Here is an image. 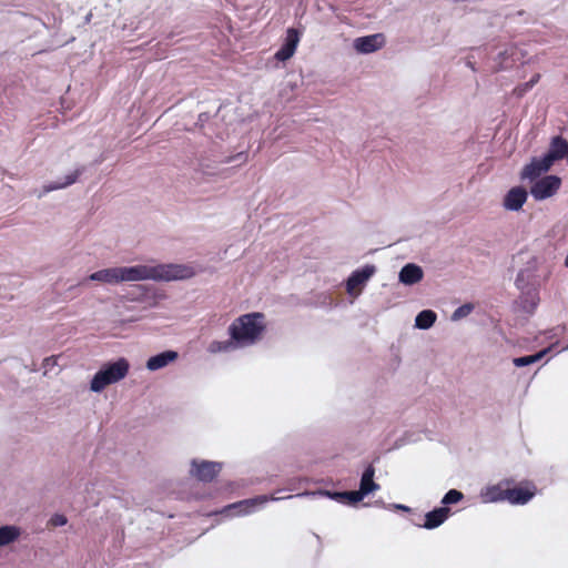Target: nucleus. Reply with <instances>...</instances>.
I'll return each mask as SVG.
<instances>
[{
	"label": "nucleus",
	"instance_id": "nucleus-1",
	"mask_svg": "<svg viewBox=\"0 0 568 568\" xmlns=\"http://www.w3.org/2000/svg\"><path fill=\"white\" fill-rule=\"evenodd\" d=\"M122 281L124 282H171L183 281L195 276L199 270L192 264L156 263L135 264L121 266Z\"/></svg>",
	"mask_w": 568,
	"mask_h": 568
},
{
	"label": "nucleus",
	"instance_id": "nucleus-2",
	"mask_svg": "<svg viewBox=\"0 0 568 568\" xmlns=\"http://www.w3.org/2000/svg\"><path fill=\"white\" fill-rule=\"evenodd\" d=\"M265 331V321L262 313H248L234 320L229 326V335L239 348L252 346L257 343Z\"/></svg>",
	"mask_w": 568,
	"mask_h": 568
},
{
	"label": "nucleus",
	"instance_id": "nucleus-3",
	"mask_svg": "<svg viewBox=\"0 0 568 568\" xmlns=\"http://www.w3.org/2000/svg\"><path fill=\"white\" fill-rule=\"evenodd\" d=\"M564 158L568 160V142L561 136H555L551 139L547 153L540 158L532 159L531 162L524 168L521 179L532 181L546 173L556 161Z\"/></svg>",
	"mask_w": 568,
	"mask_h": 568
},
{
	"label": "nucleus",
	"instance_id": "nucleus-4",
	"mask_svg": "<svg viewBox=\"0 0 568 568\" xmlns=\"http://www.w3.org/2000/svg\"><path fill=\"white\" fill-rule=\"evenodd\" d=\"M130 371V363L126 358L120 357L114 362L104 363L93 375L90 382V390L101 393L108 386L124 379Z\"/></svg>",
	"mask_w": 568,
	"mask_h": 568
},
{
	"label": "nucleus",
	"instance_id": "nucleus-5",
	"mask_svg": "<svg viewBox=\"0 0 568 568\" xmlns=\"http://www.w3.org/2000/svg\"><path fill=\"white\" fill-rule=\"evenodd\" d=\"M283 499L282 497H274V496H257L250 499H244L234 504H231L226 506L222 514L225 516L232 517V516H243V515H250L255 513L257 509L262 508L265 504H267L270 500L277 501Z\"/></svg>",
	"mask_w": 568,
	"mask_h": 568
},
{
	"label": "nucleus",
	"instance_id": "nucleus-6",
	"mask_svg": "<svg viewBox=\"0 0 568 568\" xmlns=\"http://www.w3.org/2000/svg\"><path fill=\"white\" fill-rule=\"evenodd\" d=\"M375 273L376 266L373 264H366L353 271L346 281L347 294L357 297Z\"/></svg>",
	"mask_w": 568,
	"mask_h": 568
},
{
	"label": "nucleus",
	"instance_id": "nucleus-7",
	"mask_svg": "<svg viewBox=\"0 0 568 568\" xmlns=\"http://www.w3.org/2000/svg\"><path fill=\"white\" fill-rule=\"evenodd\" d=\"M561 186V179L557 175H546L538 179L530 187V194L536 201H544L554 196Z\"/></svg>",
	"mask_w": 568,
	"mask_h": 568
},
{
	"label": "nucleus",
	"instance_id": "nucleus-8",
	"mask_svg": "<svg viewBox=\"0 0 568 568\" xmlns=\"http://www.w3.org/2000/svg\"><path fill=\"white\" fill-rule=\"evenodd\" d=\"M221 470V464L209 460H192L190 474L201 481H211Z\"/></svg>",
	"mask_w": 568,
	"mask_h": 568
},
{
	"label": "nucleus",
	"instance_id": "nucleus-9",
	"mask_svg": "<svg viewBox=\"0 0 568 568\" xmlns=\"http://www.w3.org/2000/svg\"><path fill=\"white\" fill-rule=\"evenodd\" d=\"M385 44V38L382 33L369 34L356 38L353 42L354 49L362 54L373 53L382 49Z\"/></svg>",
	"mask_w": 568,
	"mask_h": 568
},
{
	"label": "nucleus",
	"instance_id": "nucleus-10",
	"mask_svg": "<svg viewBox=\"0 0 568 568\" xmlns=\"http://www.w3.org/2000/svg\"><path fill=\"white\" fill-rule=\"evenodd\" d=\"M300 39H301V34L296 29H294V28L287 29L286 36L284 39V43L276 51L275 59L278 61H282V62L291 59L296 51Z\"/></svg>",
	"mask_w": 568,
	"mask_h": 568
},
{
	"label": "nucleus",
	"instance_id": "nucleus-11",
	"mask_svg": "<svg viewBox=\"0 0 568 568\" xmlns=\"http://www.w3.org/2000/svg\"><path fill=\"white\" fill-rule=\"evenodd\" d=\"M316 496H327L332 499H335L343 504H356L361 501L365 495L358 489L355 491H344V493H329V491H317V493H303L297 494L296 497H316Z\"/></svg>",
	"mask_w": 568,
	"mask_h": 568
},
{
	"label": "nucleus",
	"instance_id": "nucleus-12",
	"mask_svg": "<svg viewBox=\"0 0 568 568\" xmlns=\"http://www.w3.org/2000/svg\"><path fill=\"white\" fill-rule=\"evenodd\" d=\"M89 281L100 282L109 285H118L123 283L121 266L102 268L93 272L88 277Z\"/></svg>",
	"mask_w": 568,
	"mask_h": 568
},
{
	"label": "nucleus",
	"instance_id": "nucleus-13",
	"mask_svg": "<svg viewBox=\"0 0 568 568\" xmlns=\"http://www.w3.org/2000/svg\"><path fill=\"white\" fill-rule=\"evenodd\" d=\"M527 196V191L524 187H511L504 196L503 206L507 211L517 212L526 203Z\"/></svg>",
	"mask_w": 568,
	"mask_h": 568
},
{
	"label": "nucleus",
	"instance_id": "nucleus-14",
	"mask_svg": "<svg viewBox=\"0 0 568 568\" xmlns=\"http://www.w3.org/2000/svg\"><path fill=\"white\" fill-rule=\"evenodd\" d=\"M423 268L415 263L404 265L398 274V281L404 285L417 284L423 280Z\"/></svg>",
	"mask_w": 568,
	"mask_h": 568
},
{
	"label": "nucleus",
	"instance_id": "nucleus-15",
	"mask_svg": "<svg viewBox=\"0 0 568 568\" xmlns=\"http://www.w3.org/2000/svg\"><path fill=\"white\" fill-rule=\"evenodd\" d=\"M178 353L175 351H165L160 354H156L154 356H151L145 364V367L151 371L155 372L161 368L166 367L178 358Z\"/></svg>",
	"mask_w": 568,
	"mask_h": 568
},
{
	"label": "nucleus",
	"instance_id": "nucleus-16",
	"mask_svg": "<svg viewBox=\"0 0 568 568\" xmlns=\"http://www.w3.org/2000/svg\"><path fill=\"white\" fill-rule=\"evenodd\" d=\"M535 487L506 489V498L513 505H525L535 496Z\"/></svg>",
	"mask_w": 568,
	"mask_h": 568
},
{
	"label": "nucleus",
	"instance_id": "nucleus-17",
	"mask_svg": "<svg viewBox=\"0 0 568 568\" xmlns=\"http://www.w3.org/2000/svg\"><path fill=\"white\" fill-rule=\"evenodd\" d=\"M450 510L447 507L436 508L425 515L423 528L434 529L440 526L449 516Z\"/></svg>",
	"mask_w": 568,
	"mask_h": 568
},
{
	"label": "nucleus",
	"instance_id": "nucleus-18",
	"mask_svg": "<svg viewBox=\"0 0 568 568\" xmlns=\"http://www.w3.org/2000/svg\"><path fill=\"white\" fill-rule=\"evenodd\" d=\"M519 54V50L514 45L506 47L503 51H500L497 55L498 59V69H508L511 68L517 60Z\"/></svg>",
	"mask_w": 568,
	"mask_h": 568
},
{
	"label": "nucleus",
	"instance_id": "nucleus-19",
	"mask_svg": "<svg viewBox=\"0 0 568 568\" xmlns=\"http://www.w3.org/2000/svg\"><path fill=\"white\" fill-rule=\"evenodd\" d=\"M375 469L373 466H368L361 478L359 490L367 496L371 493L376 491L379 486L374 481Z\"/></svg>",
	"mask_w": 568,
	"mask_h": 568
},
{
	"label": "nucleus",
	"instance_id": "nucleus-20",
	"mask_svg": "<svg viewBox=\"0 0 568 568\" xmlns=\"http://www.w3.org/2000/svg\"><path fill=\"white\" fill-rule=\"evenodd\" d=\"M80 174H81V170L77 169V170L68 173L65 176H63V179L45 184L43 186V191L45 193H48L51 191L64 189L71 184H73L78 180Z\"/></svg>",
	"mask_w": 568,
	"mask_h": 568
},
{
	"label": "nucleus",
	"instance_id": "nucleus-21",
	"mask_svg": "<svg viewBox=\"0 0 568 568\" xmlns=\"http://www.w3.org/2000/svg\"><path fill=\"white\" fill-rule=\"evenodd\" d=\"M480 499L486 504L507 500L506 489H503L498 485L486 487L480 491Z\"/></svg>",
	"mask_w": 568,
	"mask_h": 568
},
{
	"label": "nucleus",
	"instance_id": "nucleus-22",
	"mask_svg": "<svg viewBox=\"0 0 568 568\" xmlns=\"http://www.w3.org/2000/svg\"><path fill=\"white\" fill-rule=\"evenodd\" d=\"M236 349H239V347L232 337L227 341H212L207 346V351L211 354L230 353Z\"/></svg>",
	"mask_w": 568,
	"mask_h": 568
},
{
	"label": "nucleus",
	"instance_id": "nucleus-23",
	"mask_svg": "<svg viewBox=\"0 0 568 568\" xmlns=\"http://www.w3.org/2000/svg\"><path fill=\"white\" fill-rule=\"evenodd\" d=\"M437 315L432 310H424L419 312L415 318V327L419 329H428L436 322Z\"/></svg>",
	"mask_w": 568,
	"mask_h": 568
},
{
	"label": "nucleus",
	"instance_id": "nucleus-24",
	"mask_svg": "<svg viewBox=\"0 0 568 568\" xmlns=\"http://www.w3.org/2000/svg\"><path fill=\"white\" fill-rule=\"evenodd\" d=\"M555 347V345H551L534 355H528V356H521V357H516L514 358V365L516 367H524V366H528V365H531V364H535L537 363L538 361H540L541 358H544V356L546 354H548L552 348Z\"/></svg>",
	"mask_w": 568,
	"mask_h": 568
},
{
	"label": "nucleus",
	"instance_id": "nucleus-25",
	"mask_svg": "<svg viewBox=\"0 0 568 568\" xmlns=\"http://www.w3.org/2000/svg\"><path fill=\"white\" fill-rule=\"evenodd\" d=\"M20 536V529L16 526L0 527V546L13 542Z\"/></svg>",
	"mask_w": 568,
	"mask_h": 568
},
{
	"label": "nucleus",
	"instance_id": "nucleus-26",
	"mask_svg": "<svg viewBox=\"0 0 568 568\" xmlns=\"http://www.w3.org/2000/svg\"><path fill=\"white\" fill-rule=\"evenodd\" d=\"M464 495L456 489L448 490L442 499L443 505L457 504L463 499Z\"/></svg>",
	"mask_w": 568,
	"mask_h": 568
},
{
	"label": "nucleus",
	"instance_id": "nucleus-27",
	"mask_svg": "<svg viewBox=\"0 0 568 568\" xmlns=\"http://www.w3.org/2000/svg\"><path fill=\"white\" fill-rule=\"evenodd\" d=\"M538 303H539L538 293L536 291H534V292L529 293L527 295V297H525V300L523 301V307L526 311L531 312L536 308Z\"/></svg>",
	"mask_w": 568,
	"mask_h": 568
},
{
	"label": "nucleus",
	"instance_id": "nucleus-28",
	"mask_svg": "<svg viewBox=\"0 0 568 568\" xmlns=\"http://www.w3.org/2000/svg\"><path fill=\"white\" fill-rule=\"evenodd\" d=\"M474 310V306L471 304H464L459 307H457L453 315H452V320L453 321H459L466 316H468Z\"/></svg>",
	"mask_w": 568,
	"mask_h": 568
},
{
	"label": "nucleus",
	"instance_id": "nucleus-29",
	"mask_svg": "<svg viewBox=\"0 0 568 568\" xmlns=\"http://www.w3.org/2000/svg\"><path fill=\"white\" fill-rule=\"evenodd\" d=\"M67 523H68L67 517L61 514H55L50 519V524L54 527L64 526Z\"/></svg>",
	"mask_w": 568,
	"mask_h": 568
},
{
	"label": "nucleus",
	"instance_id": "nucleus-30",
	"mask_svg": "<svg viewBox=\"0 0 568 568\" xmlns=\"http://www.w3.org/2000/svg\"><path fill=\"white\" fill-rule=\"evenodd\" d=\"M58 364V357L50 356L43 359L42 367L44 369V374H48V372Z\"/></svg>",
	"mask_w": 568,
	"mask_h": 568
},
{
	"label": "nucleus",
	"instance_id": "nucleus-31",
	"mask_svg": "<svg viewBox=\"0 0 568 568\" xmlns=\"http://www.w3.org/2000/svg\"><path fill=\"white\" fill-rule=\"evenodd\" d=\"M539 80V74L534 75V78L525 84V90H529L534 87L535 83H537Z\"/></svg>",
	"mask_w": 568,
	"mask_h": 568
},
{
	"label": "nucleus",
	"instance_id": "nucleus-32",
	"mask_svg": "<svg viewBox=\"0 0 568 568\" xmlns=\"http://www.w3.org/2000/svg\"><path fill=\"white\" fill-rule=\"evenodd\" d=\"M397 508L403 509V510H407L408 509L406 506H403V505H397Z\"/></svg>",
	"mask_w": 568,
	"mask_h": 568
},
{
	"label": "nucleus",
	"instance_id": "nucleus-33",
	"mask_svg": "<svg viewBox=\"0 0 568 568\" xmlns=\"http://www.w3.org/2000/svg\"><path fill=\"white\" fill-rule=\"evenodd\" d=\"M565 266L568 267V254H567V256L565 258Z\"/></svg>",
	"mask_w": 568,
	"mask_h": 568
},
{
	"label": "nucleus",
	"instance_id": "nucleus-34",
	"mask_svg": "<svg viewBox=\"0 0 568 568\" xmlns=\"http://www.w3.org/2000/svg\"><path fill=\"white\" fill-rule=\"evenodd\" d=\"M467 63L471 68V70H475V67L471 64V62L468 61Z\"/></svg>",
	"mask_w": 568,
	"mask_h": 568
},
{
	"label": "nucleus",
	"instance_id": "nucleus-35",
	"mask_svg": "<svg viewBox=\"0 0 568 568\" xmlns=\"http://www.w3.org/2000/svg\"><path fill=\"white\" fill-rule=\"evenodd\" d=\"M519 281H520V275H518V277L516 278L517 285H519Z\"/></svg>",
	"mask_w": 568,
	"mask_h": 568
},
{
	"label": "nucleus",
	"instance_id": "nucleus-36",
	"mask_svg": "<svg viewBox=\"0 0 568 568\" xmlns=\"http://www.w3.org/2000/svg\"><path fill=\"white\" fill-rule=\"evenodd\" d=\"M562 349H568V344H567V346H565Z\"/></svg>",
	"mask_w": 568,
	"mask_h": 568
},
{
	"label": "nucleus",
	"instance_id": "nucleus-37",
	"mask_svg": "<svg viewBox=\"0 0 568 568\" xmlns=\"http://www.w3.org/2000/svg\"><path fill=\"white\" fill-rule=\"evenodd\" d=\"M562 349H568V344H567V346H565Z\"/></svg>",
	"mask_w": 568,
	"mask_h": 568
}]
</instances>
